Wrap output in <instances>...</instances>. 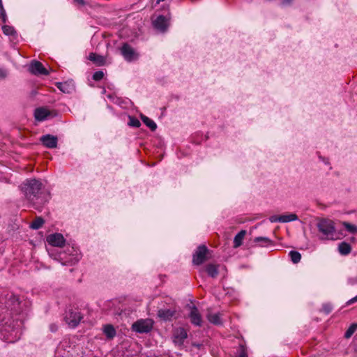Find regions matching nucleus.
Listing matches in <instances>:
<instances>
[{"label":"nucleus","mask_w":357,"mask_h":357,"mask_svg":"<svg viewBox=\"0 0 357 357\" xmlns=\"http://www.w3.org/2000/svg\"><path fill=\"white\" fill-rule=\"evenodd\" d=\"M121 51L123 56L128 61H132L137 58V54L135 50L127 43L123 45Z\"/></svg>","instance_id":"11"},{"label":"nucleus","mask_w":357,"mask_h":357,"mask_svg":"<svg viewBox=\"0 0 357 357\" xmlns=\"http://www.w3.org/2000/svg\"><path fill=\"white\" fill-rule=\"evenodd\" d=\"M21 189L36 210L40 211L50 199V193L44 189L39 180L27 179L22 184Z\"/></svg>","instance_id":"2"},{"label":"nucleus","mask_w":357,"mask_h":357,"mask_svg":"<svg viewBox=\"0 0 357 357\" xmlns=\"http://www.w3.org/2000/svg\"><path fill=\"white\" fill-rule=\"evenodd\" d=\"M357 302V295L352 298L351 299L349 300L347 302V305H351L354 303Z\"/></svg>","instance_id":"39"},{"label":"nucleus","mask_w":357,"mask_h":357,"mask_svg":"<svg viewBox=\"0 0 357 357\" xmlns=\"http://www.w3.org/2000/svg\"><path fill=\"white\" fill-rule=\"evenodd\" d=\"M89 59L98 66H102L105 63V59L102 56L91 52L89 55Z\"/></svg>","instance_id":"19"},{"label":"nucleus","mask_w":357,"mask_h":357,"mask_svg":"<svg viewBox=\"0 0 357 357\" xmlns=\"http://www.w3.org/2000/svg\"><path fill=\"white\" fill-rule=\"evenodd\" d=\"M128 125L132 127L138 128L140 126L141 123L137 119L130 116Z\"/></svg>","instance_id":"33"},{"label":"nucleus","mask_w":357,"mask_h":357,"mask_svg":"<svg viewBox=\"0 0 357 357\" xmlns=\"http://www.w3.org/2000/svg\"><path fill=\"white\" fill-rule=\"evenodd\" d=\"M343 225L344 228L347 229V231H349L351 234H355L357 232V227L354 225L350 224L347 222H343Z\"/></svg>","instance_id":"29"},{"label":"nucleus","mask_w":357,"mask_h":357,"mask_svg":"<svg viewBox=\"0 0 357 357\" xmlns=\"http://www.w3.org/2000/svg\"><path fill=\"white\" fill-rule=\"evenodd\" d=\"M29 70L31 73L36 75H49L48 70L43 66L42 63L38 61L31 62Z\"/></svg>","instance_id":"9"},{"label":"nucleus","mask_w":357,"mask_h":357,"mask_svg":"<svg viewBox=\"0 0 357 357\" xmlns=\"http://www.w3.org/2000/svg\"><path fill=\"white\" fill-rule=\"evenodd\" d=\"M60 259L63 265H73L79 261L80 257L79 255L75 254L72 255H70L69 257H60Z\"/></svg>","instance_id":"16"},{"label":"nucleus","mask_w":357,"mask_h":357,"mask_svg":"<svg viewBox=\"0 0 357 357\" xmlns=\"http://www.w3.org/2000/svg\"><path fill=\"white\" fill-rule=\"evenodd\" d=\"M317 227L319 231L322 234L320 239L332 241L337 239L334 222L331 220L320 219L317 224Z\"/></svg>","instance_id":"3"},{"label":"nucleus","mask_w":357,"mask_h":357,"mask_svg":"<svg viewBox=\"0 0 357 357\" xmlns=\"http://www.w3.org/2000/svg\"><path fill=\"white\" fill-rule=\"evenodd\" d=\"M246 234L245 230H241L234 237V248H236L240 247L243 241L245 238V236Z\"/></svg>","instance_id":"20"},{"label":"nucleus","mask_w":357,"mask_h":357,"mask_svg":"<svg viewBox=\"0 0 357 357\" xmlns=\"http://www.w3.org/2000/svg\"><path fill=\"white\" fill-rule=\"evenodd\" d=\"M7 75V72L3 68H0V79H4Z\"/></svg>","instance_id":"37"},{"label":"nucleus","mask_w":357,"mask_h":357,"mask_svg":"<svg viewBox=\"0 0 357 357\" xmlns=\"http://www.w3.org/2000/svg\"><path fill=\"white\" fill-rule=\"evenodd\" d=\"M236 357H248L247 349L245 346L242 344L239 346Z\"/></svg>","instance_id":"31"},{"label":"nucleus","mask_w":357,"mask_h":357,"mask_svg":"<svg viewBox=\"0 0 357 357\" xmlns=\"http://www.w3.org/2000/svg\"><path fill=\"white\" fill-rule=\"evenodd\" d=\"M187 337V331L183 328H176L173 333V342L175 344L182 345Z\"/></svg>","instance_id":"8"},{"label":"nucleus","mask_w":357,"mask_h":357,"mask_svg":"<svg viewBox=\"0 0 357 357\" xmlns=\"http://www.w3.org/2000/svg\"><path fill=\"white\" fill-rule=\"evenodd\" d=\"M40 141L44 146L48 149H54L58 144L57 137L50 134L41 136Z\"/></svg>","instance_id":"7"},{"label":"nucleus","mask_w":357,"mask_h":357,"mask_svg":"<svg viewBox=\"0 0 357 357\" xmlns=\"http://www.w3.org/2000/svg\"><path fill=\"white\" fill-rule=\"evenodd\" d=\"M2 30L3 33L7 36H13L15 33L14 28L8 25H4L2 27Z\"/></svg>","instance_id":"30"},{"label":"nucleus","mask_w":357,"mask_h":357,"mask_svg":"<svg viewBox=\"0 0 357 357\" xmlns=\"http://www.w3.org/2000/svg\"><path fill=\"white\" fill-rule=\"evenodd\" d=\"M356 283H357V277L350 280V284H356Z\"/></svg>","instance_id":"41"},{"label":"nucleus","mask_w":357,"mask_h":357,"mask_svg":"<svg viewBox=\"0 0 357 357\" xmlns=\"http://www.w3.org/2000/svg\"><path fill=\"white\" fill-rule=\"evenodd\" d=\"M190 310L189 318L191 323L195 326H201L202 319L198 309L195 305H192L190 307Z\"/></svg>","instance_id":"12"},{"label":"nucleus","mask_w":357,"mask_h":357,"mask_svg":"<svg viewBox=\"0 0 357 357\" xmlns=\"http://www.w3.org/2000/svg\"><path fill=\"white\" fill-rule=\"evenodd\" d=\"M205 270L207 274L213 278H216L218 275V269L217 265L213 264H207L205 267Z\"/></svg>","instance_id":"21"},{"label":"nucleus","mask_w":357,"mask_h":357,"mask_svg":"<svg viewBox=\"0 0 357 357\" xmlns=\"http://www.w3.org/2000/svg\"><path fill=\"white\" fill-rule=\"evenodd\" d=\"M153 326V321L150 319H139L132 325L133 331L139 333H147L151 331Z\"/></svg>","instance_id":"5"},{"label":"nucleus","mask_w":357,"mask_h":357,"mask_svg":"<svg viewBox=\"0 0 357 357\" xmlns=\"http://www.w3.org/2000/svg\"><path fill=\"white\" fill-rule=\"evenodd\" d=\"M208 252V248L205 245H199L195 253L193 255L192 262L195 265L203 264L206 259V255Z\"/></svg>","instance_id":"6"},{"label":"nucleus","mask_w":357,"mask_h":357,"mask_svg":"<svg viewBox=\"0 0 357 357\" xmlns=\"http://www.w3.org/2000/svg\"><path fill=\"white\" fill-rule=\"evenodd\" d=\"M338 250L341 255H347L351 252V247L349 243L346 242H342L339 244Z\"/></svg>","instance_id":"23"},{"label":"nucleus","mask_w":357,"mask_h":357,"mask_svg":"<svg viewBox=\"0 0 357 357\" xmlns=\"http://www.w3.org/2000/svg\"><path fill=\"white\" fill-rule=\"evenodd\" d=\"M176 311L172 309H160L158 316L164 321H169L175 316Z\"/></svg>","instance_id":"14"},{"label":"nucleus","mask_w":357,"mask_h":357,"mask_svg":"<svg viewBox=\"0 0 357 357\" xmlns=\"http://www.w3.org/2000/svg\"><path fill=\"white\" fill-rule=\"evenodd\" d=\"M322 309L326 314H328L332 310V306L330 304H324L323 305Z\"/></svg>","instance_id":"36"},{"label":"nucleus","mask_w":357,"mask_h":357,"mask_svg":"<svg viewBox=\"0 0 357 357\" xmlns=\"http://www.w3.org/2000/svg\"><path fill=\"white\" fill-rule=\"evenodd\" d=\"M47 241L49 244L56 247H63L65 244V239L62 234L55 233L50 234L47 237Z\"/></svg>","instance_id":"10"},{"label":"nucleus","mask_w":357,"mask_h":357,"mask_svg":"<svg viewBox=\"0 0 357 357\" xmlns=\"http://www.w3.org/2000/svg\"><path fill=\"white\" fill-rule=\"evenodd\" d=\"M103 333L107 338L112 340L116 334L114 327L112 324H106L103 326Z\"/></svg>","instance_id":"18"},{"label":"nucleus","mask_w":357,"mask_h":357,"mask_svg":"<svg viewBox=\"0 0 357 357\" xmlns=\"http://www.w3.org/2000/svg\"><path fill=\"white\" fill-rule=\"evenodd\" d=\"M141 119L143 123L151 129V130L155 131L156 130L157 125L153 120L145 115H141Z\"/></svg>","instance_id":"24"},{"label":"nucleus","mask_w":357,"mask_h":357,"mask_svg":"<svg viewBox=\"0 0 357 357\" xmlns=\"http://www.w3.org/2000/svg\"><path fill=\"white\" fill-rule=\"evenodd\" d=\"M31 302L20 300L13 293L7 294L0 301V336L6 342H15L20 338L22 328Z\"/></svg>","instance_id":"1"},{"label":"nucleus","mask_w":357,"mask_h":357,"mask_svg":"<svg viewBox=\"0 0 357 357\" xmlns=\"http://www.w3.org/2000/svg\"><path fill=\"white\" fill-rule=\"evenodd\" d=\"M6 12L3 9V3H2V0H0V17L2 18L3 21L5 22L6 21Z\"/></svg>","instance_id":"35"},{"label":"nucleus","mask_w":357,"mask_h":357,"mask_svg":"<svg viewBox=\"0 0 357 357\" xmlns=\"http://www.w3.org/2000/svg\"><path fill=\"white\" fill-rule=\"evenodd\" d=\"M74 1L82 6L85 4V2L84 0H74Z\"/></svg>","instance_id":"42"},{"label":"nucleus","mask_w":357,"mask_h":357,"mask_svg":"<svg viewBox=\"0 0 357 357\" xmlns=\"http://www.w3.org/2000/svg\"><path fill=\"white\" fill-rule=\"evenodd\" d=\"M153 24L155 29L162 32H165L169 26L168 20L163 15H159Z\"/></svg>","instance_id":"13"},{"label":"nucleus","mask_w":357,"mask_h":357,"mask_svg":"<svg viewBox=\"0 0 357 357\" xmlns=\"http://www.w3.org/2000/svg\"><path fill=\"white\" fill-rule=\"evenodd\" d=\"M293 0H282L281 4L282 6H286L292 2Z\"/></svg>","instance_id":"40"},{"label":"nucleus","mask_w":357,"mask_h":357,"mask_svg":"<svg viewBox=\"0 0 357 357\" xmlns=\"http://www.w3.org/2000/svg\"><path fill=\"white\" fill-rule=\"evenodd\" d=\"M278 216H273L271 218V221L272 222V220H276Z\"/></svg>","instance_id":"43"},{"label":"nucleus","mask_w":357,"mask_h":357,"mask_svg":"<svg viewBox=\"0 0 357 357\" xmlns=\"http://www.w3.org/2000/svg\"><path fill=\"white\" fill-rule=\"evenodd\" d=\"M254 242L259 243V245L261 247H268L273 245V241L267 237H256L254 239Z\"/></svg>","instance_id":"22"},{"label":"nucleus","mask_w":357,"mask_h":357,"mask_svg":"<svg viewBox=\"0 0 357 357\" xmlns=\"http://www.w3.org/2000/svg\"><path fill=\"white\" fill-rule=\"evenodd\" d=\"M45 221L43 218L37 217L30 225V227L33 229H40Z\"/></svg>","instance_id":"25"},{"label":"nucleus","mask_w":357,"mask_h":357,"mask_svg":"<svg viewBox=\"0 0 357 357\" xmlns=\"http://www.w3.org/2000/svg\"><path fill=\"white\" fill-rule=\"evenodd\" d=\"M208 321L215 325L221 324L220 317L218 314H210L208 315Z\"/></svg>","instance_id":"26"},{"label":"nucleus","mask_w":357,"mask_h":357,"mask_svg":"<svg viewBox=\"0 0 357 357\" xmlns=\"http://www.w3.org/2000/svg\"><path fill=\"white\" fill-rule=\"evenodd\" d=\"M83 319V314L81 313L80 310L73 305L69 306L65 313L64 320L66 323L70 328L77 327L82 319Z\"/></svg>","instance_id":"4"},{"label":"nucleus","mask_w":357,"mask_h":357,"mask_svg":"<svg viewBox=\"0 0 357 357\" xmlns=\"http://www.w3.org/2000/svg\"><path fill=\"white\" fill-rule=\"evenodd\" d=\"M165 0H157L156 3L159 4L160 2L164 1Z\"/></svg>","instance_id":"44"},{"label":"nucleus","mask_w":357,"mask_h":357,"mask_svg":"<svg viewBox=\"0 0 357 357\" xmlns=\"http://www.w3.org/2000/svg\"><path fill=\"white\" fill-rule=\"evenodd\" d=\"M104 77V73L102 70L96 71L93 75V79L95 81H100Z\"/></svg>","instance_id":"34"},{"label":"nucleus","mask_w":357,"mask_h":357,"mask_svg":"<svg viewBox=\"0 0 357 357\" xmlns=\"http://www.w3.org/2000/svg\"><path fill=\"white\" fill-rule=\"evenodd\" d=\"M289 256L293 263L297 264L301 261V255L297 251H290Z\"/></svg>","instance_id":"28"},{"label":"nucleus","mask_w":357,"mask_h":357,"mask_svg":"<svg viewBox=\"0 0 357 357\" xmlns=\"http://www.w3.org/2000/svg\"><path fill=\"white\" fill-rule=\"evenodd\" d=\"M357 330V324L354 323L352 324L349 328L347 330V331L344 333V337L348 339L351 337V335L355 333V331Z\"/></svg>","instance_id":"27"},{"label":"nucleus","mask_w":357,"mask_h":357,"mask_svg":"<svg viewBox=\"0 0 357 357\" xmlns=\"http://www.w3.org/2000/svg\"><path fill=\"white\" fill-rule=\"evenodd\" d=\"M50 329L52 332H56L58 330V326L55 324H52L50 326Z\"/></svg>","instance_id":"38"},{"label":"nucleus","mask_w":357,"mask_h":357,"mask_svg":"<svg viewBox=\"0 0 357 357\" xmlns=\"http://www.w3.org/2000/svg\"><path fill=\"white\" fill-rule=\"evenodd\" d=\"M49 114V111L43 107L37 108L34 112V117L39 121L45 120Z\"/></svg>","instance_id":"17"},{"label":"nucleus","mask_w":357,"mask_h":357,"mask_svg":"<svg viewBox=\"0 0 357 357\" xmlns=\"http://www.w3.org/2000/svg\"><path fill=\"white\" fill-rule=\"evenodd\" d=\"M57 88L63 93H69L68 84L66 82H58L56 84Z\"/></svg>","instance_id":"32"},{"label":"nucleus","mask_w":357,"mask_h":357,"mask_svg":"<svg viewBox=\"0 0 357 357\" xmlns=\"http://www.w3.org/2000/svg\"><path fill=\"white\" fill-rule=\"evenodd\" d=\"M297 215L294 213H287L280 215H278L276 220H272V222H289L291 221H294L298 220Z\"/></svg>","instance_id":"15"}]
</instances>
